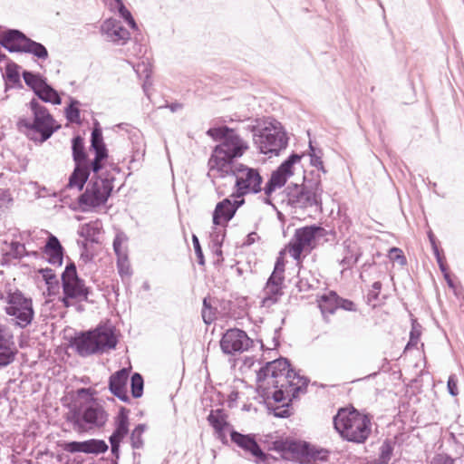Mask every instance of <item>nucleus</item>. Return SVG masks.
<instances>
[{
	"label": "nucleus",
	"mask_w": 464,
	"mask_h": 464,
	"mask_svg": "<svg viewBox=\"0 0 464 464\" xmlns=\"http://www.w3.org/2000/svg\"><path fill=\"white\" fill-rule=\"evenodd\" d=\"M102 190V186L100 184L99 179H92L86 186L84 191L77 198L78 205H86V200L91 193L99 192Z\"/></svg>",
	"instance_id": "obj_40"
},
{
	"label": "nucleus",
	"mask_w": 464,
	"mask_h": 464,
	"mask_svg": "<svg viewBox=\"0 0 464 464\" xmlns=\"http://www.w3.org/2000/svg\"><path fill=\"white\" fill-rule=\"evenodd\" d=\"M227 176L235 177V190L231 197L239 198L248 194H258L263 191L264 179L259 169L248 167L243 163H237L227 170Z\"/></svg>",
	"instance_id": "obj_8"
},
{
	"label": "nucleus",
	"mask_w": 464,
	"mask_h": 464,
	"mask_svg": "<svg viewBox=\"0 0 464 464\" xmlns=\"http://www.w3.org/2000/svg\"><path fill=\"white\" fill-rule=\"evenodd\" d=\"M246 130L253 135V140L259 152L278 156L288 146L289 138L282 123L270 118L263 128L258 124L248 125Z\"/></svg>",
	"instance_id": "obj_6"
},
{
	"label": "nucleus",
	"mask_w": 464,
	"mask_h": 464,
	"mask_svg": "<svg viewBox=\"0 0 464 464\" xmlns=\"http://www.w3.org/2000/svg\"><path fill=\"white\" fill-rule=\"evenodd\" d=\"M382 256H385L389 260L388 261H406L405 255L403 251L397 247V246H392L386 249L385 254H382L379 251H376L372 254V257H381Z\"/></svg>",
	"instance_id": "obj_43"
},
{
	"label": "nucleus",
	"mask_w": 464,
	"mask_h": 464,
	"mask_svg": "<svg viewBox=\"0 0 464 464\" xmlns=\"http://www.w3.org/2000/svg\"><path fill=\"white\" fill-rule=\"evenodd\" d=\"M225 237L226 231L218 229L217 226L213 224L212 230L209 233V241L223 244Z\"/></svg>",
	"instance_id": "obj_53"
},
{
	"label": "nucleus",
	"mask_w": 464,
	"mask_h": 464,
	"mask_svg": "<svg viewBox=\"0 0 464 464\" xmlns=\"http://www.w3.org/2000/svg\"><path fill=\"white\" fill-rule=\"evenodd\" d=\"M121 24V22L115 18H108L102 24L101 30L108 36L111 37L112 33L117 30V27Z\"/></svg>",
	"instance_id": "obj_51"
},
{
	"label": "nucleus",
	"mask_w": 464,
	"mask_h": 464,
	"mask_svg": "<svg viewBox=\"0 0 464 464\" xmlns=\"http://www.w3.org/2000/svg\"><path fill=\"white\" fill-rule=\"evenodd\" d=\"M431 248H432V252L434 254L436 261H446L445 256H444V251L441 248L440 243L437 245L431 246Z\"/></svg>",
	"instance_id": "obj_63"
},
{
	"label": "nucleus",
	"mask_w": 464,
	"mask_h": 464,
	"mask_svg": "<svg viewBox=\"0 0 464 464\" xmlns=\"http://www.w3.org/2000/svg\"><path fill=\"white\" fill-rule=\"evenodd\" d=\"M257 390L263 398L272 397L276 402L289 398H298L299 393L306 392L309 380L291 368L286 358H279L266 362L256 372Z\"/></svg>",
	"instance_id": "obj_1"
},
{
	"label": "nucleus",
	"mask_w": 464,
	"mask_h": 464,
	"mask_svg": "<svg viewBox=\"0 0 464 464\" xmlns=\"http://www.w3.org/2000/svg\"><path fill=\"white\" fill-rule=\"evenodd\" d=\"M458 380L455 374L450 375L448 382H447V388L448 392L451 396H457L459 394L458 385H457Z\"/></svg>",
	"instance_id": "obj_58"
},
{
	"label": "nucleus",
	"mask_w": 464,
	"mask_h": 464,
	"mask_svg": "<svg viewBox=\"0 0 464 464\" xmlns=\"http://www.w3.org/2000/svg\"><path fill=\"white\" fill-rule=\"evenodd\" d=\"M293 400L294 399H292L291 401L288 400V401L286 403L280 405V406H276V407L268 406L267 408L269 411H273V414L275 417L287 418L292 414L289 407H290V404Z\"/></svg>",
	"instance_id": "obj_49"
},
{
	"label": "nucleus",
	"mask_w": 464,
	"mask_h": 464,
	"mask_svg": "<svg viewBox=\"0 0 464 464\" xmlns=\"http://www.w3.org/2000/svg\"><path fill=\"white\" fill-rule=\"evenodd\" d=\"M81 105L82 103L79 100L69 96V102L63 109L64 116L68 122L78 125L82 124L81 110L79 108Z\"/></svg>",
	"instance_id": "obj_33"
},
{
	"label": "nucleus",
	"mask_w": 464,
	"mask_h": 464,
	"mask_svg": "<svg viewBox=\"0 0 464 464\" xmlns=\"http://www.w3.org/2000/svg\"><path fill=\"white\" fill-rule=\"evenodd\" d=\"M264 291L266 295L263 300L264 304H276L283 295L282 285L276 283L272 284L270 281L266 282Z\"/></svg>",
	"instance_id": "obj_37"
},
{
	"label": "nucleus",
	"mask_w": 464,
	"mask_h": 464,
	"mask_svg": "<svg viewBox=\"0 0 464 464\" xmlns=\"http://www.w3.org/2000/svg\"><path fill=\"white\" fill-rule=\"evenodd\" d=\"M206 134L218 142L213 147L208 158L207 174L212 184L216 185L215 179L227 177V170L238 163L237 160L246 153L249 146L235 129L227 125L211 127Z\"/></svg>",
	"instance_id": "obj_3"
},
{
	"label": "nucleus",
	"mask_w": 464,
	"mask_h": 464,
	"mask_svg": "<svg viewBox=\"0 0 464 464\" xmlns=\"http://www.w3.org/2000/svg\"><path fill=\"white\" fill-rule=\"evenodd\" d=\"M381 288H382L381 282L377 281L372 284V289L369 291V293L367 295V301L369 304L373 301H376L378 299Z\"/></svg>",
	"instance_id": "obj_57"
},
{
	"label": "nucleus",
	"mask_w": 464,
	"mask_h": 464,
	"mask_svg": "<svg viewBox=\"0 0 464 464\" xmlns=\"http://www.w3.org/2000/svg\"><path fill=\"white\" fill-rule=\"evenodd\" d=\"M146 430L145 424H138L130 434V443L133 449H140L143 446L142 434Z\"/></svg>",
	"instance_id": "obj_45"
},
{
	"label": "nucleus",
	"mask_w": 464,
	"mask_h": 464,
	"mask_svg": "<svg viewBox=\"0 0 464 464\" xmlns=\"http://www.w3.org/2000/svg\"><path fill=\"white\" fill-rule=\"evenodd\" d=\"M41 272L43 274V277L46 285H49V288H51L53 285L58 286L59 282L56 279V276L52 269H42Z\"/></svg>",
	"instance_id": "obj_55"
},
{
	"label": "nucleus",
	"mask_w": 464,
	"mask_h": 464,
	"mask_svg": "<svg viewBox=\"0 0 464 464\" xmlns=\"http://www.w3.org/2000/svg\"><path fill=\"white\" fill-rule=\"evenodd\" d=\"M303 156V154H298L293 151L276 169L271 172L268 180L263 188V191H276L278 188H284L288 179L295 173V165L300 162Z\"/></svg>",
	"instance_id": "obj_15"
},
{
	"label": "nucleus",
	"mask_w": 464,
	"mask_h": 464,
	"mask_svg": "<svg viewBox=\"0 0 464 464\" xmlns=\"http://www.w3.org/2000/svg\"><path fill=\"white\" fill-rule=\"evenodd\" d=\"M307 155L310 158V165L312 167H314L323 161V156H324L323 150L321 148L315 146L312 140H310L309 143H308Z\"/></svg>",
	"instance_id": "obj_44"
},
{
	"label": "nucleus",
	"mask_w": 464,
	"mask_h": 464,
	"mask_svg": "<svg viewBox=\"0 0 464 464\" xmlns=\"http://www.w3.org/2000/svg\"><path fill=\"white\" fill-rule=\"evenodd\" d=\"M285 263H275V267L267 281L283 285L285 280Z\"/></svg>",
	"instance_id": "obj_46"
},
{
	"label": "nucleus",
	"mask_w": 464,
	"mask_h": 464,
	"mask_svg": "<svg viewBox=\"0 0 464 464\" xmlns=\"http://www.w3.org/2000/svg\"><path fill=\"white\" fill-rule=\"evenodd\" d=\"M16 353L13 334L0 324V370L10 365L14 361Z\"/></svg>",
	"instance_id": "obj_21"
},
{
	"label": "nucleus",
	"mask_w": 464,
	"mask_h": 464,
	"mask_svg": "<svg viewBox=\"0 0 464 464\" xmlns=\"http://www.w3.org/2000/svg\"><path fill=\"white\" fill-rule=\"evenodd\" d=\"M129 370L121 368L112 373L109 378V391L119 400L130 403V399L127 392V382L129 379Z\"/></svg>",
	"instance_id": "obj_22"
},
{
	"label": "nucleus",
	"mask_w": 464,
	"mask_h": 464,
	"mask_svg": "<svg viewBox=\"0 0 464 464\" xmlns=\"http://www.w3.org/2000/svg\"><path fill=\"white\" fill-rule=\"evenodd\" d=\"M245 203V199L234 200L226 198L219 201L212 213V222L215 226H225L235 217L237 210Z\"/></svg>",
	"instance_id": "obj_20"
},
{
	"label": "nucleus",
	"mask_w": 464,
	"mask_h": 464,
	"mask_svg": "<svg viewBox=\"0 0 464 464\" xmlns=\"http://www.w3.org/2000/svg\"><path fill=\"white\" fill-rule=\"evenodd\" d=\"M111 197L110 192L101 190L99 192L91 193L86 200V205H78V207H70L72 210H79L86 213L94 210L102 206H104L109 198Z\"/></svg>",
	"instance_id": "obj_27"
},
{
	"label": "nucleus",
	"mask_w": 464,
	"mask_h": 464,
	"mask_svg": "<svg viewBox=\"0 0 464 464\" xmlns=\"http://www.w3.org/2000/svg\"><path fill=\"white\" fill-rule=\"evenodd\" d=\"M118 10L119 16L134 31H139L138 24L136 23L130 11L125 6L123 0L115 3Z\"/></svg>",
	"instance_id": "obj_39"
},
{
	"label": "nucleus",
	"mask_w": 464,
	"mask_h": 464,
	"mask_svg": "<svg viewBox=\"0 0 464 464\" xmlns=\"http://www.w3.org/2000/svg\"><path fill=\"white\" fill-rule=\"evenodd\" d=\"M300 185L323 206L322 195L324 188L321 178H315V179H303V182Z\"/></svg>",
	"instance_id": "obj_35"
},
{
	"label": "nucleus",
	"mask_w": 464,
	"mask_h": 464,
	"mask_svg": "<svg viewBox=\"0 0 464 464\" xmlns=\"http://www.w3.org/2000/svg\"><path fill=\"white\" fill-rule=\"evenodd\" d=\"M6 303L5 313L14 317L16 325L25 328L32 323L34 311L31 298H26L19 290L9 291L6 295Z\"/></svg>",
	"instance_id": "obj_10"
},
{
	"label": "nucleus",
	"mask_w": 464,
	"mask_h": 464,
	"mask_svg": "<svg viewBox=\"0 0 464 464\" xmlns=\"http://www.w3.org/2000/svg\"><path fill=\"white\" fill-rule=\"evenodd\" d=\"M222 245L219 243L210 242L209 241V248L213 255L217 256L218 258V261H224V258L222 256Z\"/></svg>",
	"instance_id": "obj_62"
},
{
	"label": "nucleus",
	"mask_w": 464,
	"mask_h": 464,
	"mask_svg": "<svg viewBox=\"0 0 464 464\" xmlns=\"http://www.w3.org/2000/svg\"><path fill=\"white\" fill-rule=\"evenodd\" d=\"M89 151L97 157L110 158L109 150L104 141L102 128L97 120L93 121L91 131Z\"/></svg>",
	"instance_id": "obj_25"
},
{
	"label": "nucleus",
	"mask_w": 464,
	"mask_h": 464,
	"mask_svg": "<svg viewBox=\"0 0 464 464\" xmlns=\"http://www.w3.org/2000/svg\"><path fill=\"white\" fill-rule=\"evenodd\" d=\"M253 344V340L246 333L238 328L228 329L220 340V347L224 353L234 354L243 353Z\"/></svg>",
	"instance_id": "obj_17"
},
{
	"label": "nucleus",
	"mask_w": 464,
	"mask_h": 464,
	"mask_svg": "<svg viewBox=\"0 0 464 464\" xmlns=\"http://www.w3.org/2000/svg\"><path fill=\"white\" fill-rule=\"evenodd\" d=\"M338 308H342L345 311H355V304L353 301L343 299L338 295Z\"/></svg>",
	"instance_id": "obj_61"
},
{
	"label": "nucleus",
	"mask_w": 464,
	"mask_h": 464,
	"mask_svg": "<svg viewBox=\"0 0 464 464\" xmlns=\"http://www.w3.org/2000/svg\"><path fill=\"white\" fill-rule=\"evenodd\" d=\"M21 66L14 62H10L5 66V72L2 74L5 82V90L9 89H23L24 85L21 81L22 72L20 73Z\"/></svg>",
	"instance_id": "obj_26"
},
{
	"label": "nucleus",
	"mask_w": 464,
	"mask_h": 464,
	"mask_svg": "<svg viewBox=\"0 0 464 464\" xmlns=\"http://www.w3.org/2000/svg\"><path fill=\"white\" fill-rule=\"evenodd\" d=\"M430 464H454L453 459L447 454H436Z\"/></svg>",
	"instance_id": "obj_59"
},
{
	"label": "nucleus",
	"mask_w": 464,
	"mask_h": 464,
	"mask_svg": "<svg viewBox=\"0 0 464 464\" xmlns=\"http://www.w3.org/2000/svg\"><path fill=\"white\" fill-rule=\"evenodd\" d=\"M108 160L109 158L97 156H93L91 160L89 156L85 162L73 168L61 194L65 198L64 193L67 189L76 188L78 191H82L92 173H93L92 179H99L102 175L101 171L105 168Z\"/></svg>",
	"instance_id": "obj_9"
},
{
	"label": "nucleus",
	"mask_w": 464,
	"mask_h": 464,
	"mask_svg": "<svg viewBox=\"0 0 464 464\" xmlns=\"http://www.w3.org/2000/svg\"><path fill=\"white\" fill-rule=\"evenodd\" d=\"M231 441L242 450L246 456L253 458L256 464H271L276 459L269 453H266L256 441V434H243L237 430H231Z\"/></svg>",
	"instance_id": "obj_12"
},
{
	"label": "nucleus",
	"mask_w": 464,
	"mask_h": 464,
	"mask_svg": "<svg viewBox=\"0 0 464 464\" xmlns=\"http://www.w3.org/2000/svg\"><path fill=\"white\" fill-rule=\"evenodd\" d=\"M28 36L19 29H7L0 35V45L9 53H22Z\"/></svg>",
	"instance_id": "obj_24"
},
{
	"label": "nucleus",
	"mask_w": 464,
	"mask_h": 464,
	"mask_svg": "<svg viewBox=\"0 0 464 464\" xmlns=\"http://www.w3.org/2000/svg\"><path fill=\"white\" fill-rule=\"evenodd\" d=\"M282 204L291 208L305 209L310 207H316L322 212L323 206L298 183H289L281 193Z\"/></svg>",
	"instance_id": "obj_14"
},
{
	"label": "nucleus",
	"mask_w": 464,
	"mask_h": 464,
	"mask_svg": "<svg viewBox=\"0 0 464 464\" xmlns=\"http://www.w3.org/2000/svg\"><path fill=\"white\" fill-rule=\"evenodd\" d=\"M72 158L74 167L85 162L89 154L86 150L84 138L80 134H75L71 140Z\"/></svg>",
	"instance_id": "obj_28"
},
{
	"label": "nucleus",
	"mask_w": 464,
	"mask_h": 464,
	"mask_svg": "<svg viewBox=\"0 0 464 464\" xmlns=\"http://www.w3.org/2000/svg\"><path fill=\"white\" fill-rule=\"evenodd\" d=\"M39 251H27L25 247V243H21L19 241H12L10 244L9 251L4 254V256L1 261H9L7 259L8 257L14 259H21L24 256H34V258H39Z\"/></svg>",
	"instance_id": "obj_29"
},
{
	"label": "nucleus",
	"mask_w": 464,
	"mask_h": 464,
	"mask_svg": "<svg viewBox=\"0 0 464 464\" xmlns=\"http://www.w3.org/2000/svg\"><path fill=\"white\" fill-rule=\"evenodd\" d=\"M115 180L114 176L111 174L110 171H105L102 173L99 182L102 186L103 190L110 192V194H112L113 191V182Z\"/></svg>",
	"instance_id": "obj_50"
},
{
	"label": "nucleus",
	"mask_w": 464,
	"mask_h": 464,
	"mask_svg": "<svg viewBox=\"0 0 464 464\" xmlns=\"http://www.w3.org/2000/svg\"><path fill=\"white\" fill-rule=\"evenodd\" d=\"M44 245L41 247L39 257L44 261H63L65 250L58 237L47 231Z\"/></svg>",
	"instance_id": "obj_23"
},
{
	"label": "nucleus",
	"mask_w": 464,
	"mask_h": 464,
	"mask_svg": "<svg viewBox=\"0 0 464 464\" xmlns=\"http://www.w3.org/2000/svg\"><path fill=\"white\" fill-rule=\"evenodd\" d=\"M202 318L205 324H210L215 320L214 309H202Z\"/></svg>",
	"instance_id": "obj_64"
},
{
	"label": "nucleus",
	"mask_w": 464,
	"mask_h": 464,
	"mask_svg": "<svg viewBox=\"0 0 464 464\" xmlns=\"http://www.w3.org/2000/svg\"><path fill=\"white\" fill-rule=\"evenodd\" d=\"M22 53H28L39 60L45 61L49 57L47 48L41 43L36 42L30 37L26 40V44H24Z\"/></svg>",
	"instance_id": "obj_32"
},
{
	"label": "nucleus",
	"mask_w": 464,
	"mask_h": 464,
	"mask_svg": "<svg viewBox=\"0 0 464 464\" xmlns=\"http://www.w3.org/2000/svg\"><path fill=\"white\" fill-rule=\"evenodd\" d=\"M310 227L312 233L314 234V237L316 240V242L322 238L328 236V230H326L324 227H323L321 225L318 224H312L308 225Z\"/></svg>",
	"instance_id": "obj_56"
},
{
	"label": "nucleus",
	"mask_w": 464,
	"mask_h": 464,
	"mask_svg": "<svg viewBox=\"0 0 464 464\" xmlns=\"http://www.w3.org/2000/svg\"><path fill=\"white\" fill-rule=\"evenodd\" d=\"M62 286L63 293L67 297L93 303L89 300V295L92 293V290L85 285L84 280L78 276L75 263H67L62 274Z\"/></svg>",
	"instance_id": "obj_13"
},
{
	"label": "nucleus",
	"mask_w": 464,
	"mask_h": 464,
	"mask_svg": "<svg viewBox=\"0 0 464 464\" xmlns=\"http://www.w3.org/2000/svg\"><path fill=\"white\" fill-rule=\"evenodd\" d=\"M334 427L347 441L363 443L371 434V419L355 409L341 408L333 419Z\"/></svg>",
	"instance_id": "obj_7"
},
{
	"label": "nucleus",
	"mask_w": 464,
	"mask_h": 464,
	"mask_svg": "<svg viewBox=\"0 0 464 464\" xmlns=\"http://www.w3.org/2000/svg\"><path fill=\"white\" fill-rule=\"evenodd\" d=\"M208 421L215 431H220L229 426L223 409L212 410L208 416Z\"/></svg>",
	"instance_id": "obj_36"
},
{
	"label": "nucleus",
	"mask_w": 464,
	"mask_h": 464,
	"mask_svg": "<svg viewBox=\"0 0 464 464\" xmlns=\"http://www.w3.org/2000/svg\"><path fill=\"white\" fill-rule=\"evenodd\" d=\"M100 228L97 225L89 222L82 225L78 230V235L82 240H78L77 244L80 249L79 261H92L93 254L90 251V245L99 242Z\"/></svg>",
	"instance_id": "obj_18"
},
{
	"label": "nucleus",
	"mask_w": 464,
	"mask_h": 464,
	"mask_svg": "<svg viewBox=\"0 0 464 464\" xmlns=\"http://www.w3.org/2000/svg\"><path fill=\"white\" fill-rule=\"evenodd\" d=\"M63 449L69 453H85L99 455L105 453L109 446L103 440L90 439L83 441H67L63 445Z\"/></svg>",
	"instance_id": "obj_19"
},
{
	"label": "nucleus",
	"mask_w": 464,
	"mask_h": 464,
	"mask_svg": "<svg viewBox=\"0 0 464 464\" xmlns=\"http://www.w3.org/2000/svg\"><path fill=\"white\" fill-rule=\"evenodd\" d=\"M124 240H127V237L124 233H117L113 239V250L117 256V261H129L128 260V253L122 247V243Z\"/></svg>",
	"instance_id": "obj_41"
},
{
	"label": "nucleus",
	"mask_w": 464,
	"mask_h": 464,
	"mask_svg": "<svg viewBox=\"0 0 464 464\" xmlns=\"http://www.w3.org/2000/svg\"><path fill=\"white\" fill-rule=\"evenodd\" d=\"M22 78L24 79L25 85L34 92V94L39 92L38 91L47 82V78L41 72L26 69L22 71Z\"/></svg>",
	"instance_id": "obj_30"
},
{
	"label": "nucleus",
	"mask_w": 464,
	"mask_h": 464,
	"mask_svg": "<svg viewBox=\"0 0 464 464\" xmlns=\"http://www.w3.org/2000/svg\"><path fill=\"white\" fill-rule=\"evenodd\" d=\"M316 240L308 226L296 228L288 242V254L295 261H302L316 246Z\"/></svg>",
	"instance_id": "obj_16"
},
{
	"label": "nucleus",
	"mask_w": 464,
	"mask_h": 464,
	"mask_svg": "<svg viewBox=\"0 0 464 464\" xmlns=\"http://www.w3.org/2000/svg\"><path fill=\"white\" fill-rule=\"evenodd\" d=\"M118 272L123 281L129 280L132 275L130 263H117Z\"/></svg>",
	"instance_id": "obj_54"
},
{
	"label": "nucleus",
	"mask_w": 464,
	"mask_h": 464,
	"mask_svg": "<svg viewBox=\"0 0 464 464\" xmlns=\"http://www.w3.org/2000/svg\"><path fill=\"white\" fill-rule=\"evenodd\" d=\"M129 412L125 407H121L115 418V429L113 433L123 438L129 432Z\"/></svg>",
	"instance_id": "obj_34"
},
{
	"label": "nucleus",
	"mask_w": 464,
	"mask_h": 464,
	"mask_svg": "<svg viewBox=\"0 0 464 464\" xmlns=\"http://www.w3.org/2000/svg\"><path fill=\"white\" fill-rule=\"evenodd\" d=\"M118 339L112 327L98 325L95 329L81 332L71 341V345L81 357L103 353L116 348Z\"/></svg>",
	"instance_id": "obj_5"
},
{
	"label": "nucleus",
	"mask_w": 464,
	"mask_h": 464,
	"mask_svg": "<svg viewBox=\"0 0 464 464\" xmlns=\"http://www.w3.org/2000/svg\"><path fill=\"white\" fill-rule=\"evenodd\" d=\"M95 394L92 388H80L72 396L66 420L79 432L101 429L108 420L109 415L94 398Z\"/></svg>",
	"instance_id": "obj_4"
},
{
	"label": "nucleus",
	"mask_w": 464,
	"mask_h": 464,
	"mask_svg": "<svg viewBox=\"0 0 464 464\" xmlns=\"http://www.w3.org/2000/svg\"><path fill=\"white\" fill-rule=\"evenodd\" d=\"M144 380L140 373L134 372L130 377V392L133 398H140L143 394Z\"/></svg>",
	"instance_id": "obj_42"
},
{
	"label": "nucleus",
	"mask_w": 464,
	"mask_h": 464,
	"mask_svg": "<svg viewBox=\"0 0 464 464\" xmlns=\"http://www.w3.org/2000/svg\"><path fill=\"white\" fill-rule=\"evenodd\" d=\"M343 246L347 250V253L340 261H350L352 258H353V261L359 260L361 257V253L355 252L357 249V245L355 242L345 240L343 242Z\"/></svg>",
	"instance_id": "obj_48"
},
{
	"label": "nucleus",
	"mask_w": 464,
	"mask_h": 464,
	"mask_svg": "<svg viewBox=\"0 0 464 464\" xmlns=\"http://www.w3.org/2000/svg\"><path fill=\"white\" fill-rule=\"evenodd\" d=\"M192 243H193L195 254L197 256V259H198L197 261H205V256H204L203 250H202L200 243H199V239L198 238V237L196 235L192 236Z\"/></svg>",
	"instance_id": "obj_60"
},
{
	"label": "nucleus",
	"mask_w": 464,
	"mask_h": 464,
	"mask_svg": "<svg viewBox=\"0 0 464 464\" xmlns=\"http://www.w3.org/2000/svg\"><path fill=\"white\" fill-rule=\"evenodd\" d=\"M130 38V32L121 24L117 30L112 33L111 39L117 44L124 45Z\"/></svg>",
	"instance_id": "obj_47"
},
{
	"label": "nucleus",
	"mask_w": 464,
	"mask_h": 464,
	"mask_svg": "<svg viewBox=\"0 0 464 464\" xmlns=\"http://www.w3.org/2000/svg\"><path fill=\"white\" fill-rule=\"evenodd\" d=\"M420 325L419 324L412 323L411 330L410 332V340L406 345V349L414 347L417 345L419 339L421 334Z\"/></svg>",
	"instance_id": "obj_52"
},
{
	"label": "nucleus",
	"mask_w": 464,
	"mask_h": 464,
	"mask_svg": "<svg viewBox=\"0 0 464 464\" xmlns=\"http://www.w3.org/2000/svg\"><path fill=\"white\" fill-rule=\"evenodd\" d=\"M272 449L280 453L282 459L290 461L304 463L311 459H322L325 454L321 457V452L314 451L306 442L295 440H276L273 442Z\"/></svg>",
	"instance_id": "obj_11"
},
{
	"label": "nucleus",
	"mask_w": 464,
	"mask_h": 464,
	"mask_svg": "<svg viewBox=\"0 0 464 464\" xmlns=\"http://www.w3.org/2000/svg\"><path fill=\"white\" fill-rule=\"evenodd\" d=\"M393 452V446L391 441L385 440L380 447L377 458L369 460L368 464H388Z\"/></svg>",
	"instance_id": "obj_38"
},
{
	"label": "nucleus",
	"mask_w": 464,
	"mask_h": 464,
	"mask_svg": "<svg viewBox=\"0 0 464 464\" xmlns=\"http://www.w3.org/2000/svg\"><path fill=\"white\" fill-rule=\"evenodd\" d=\"M38 92L34 94L37 99L33 98L27 103L33 119L30 120L24 116L20 117L16 121V129L30 140L42 144L48 140L61 128V125L57 123L49 110L41 104L38 100L45 103L60 105L62 103V97L59 92L48 81Z\"/></svg>",
	"instance_id": "obj_2"
},
{
	"label": "nucleus",
	"mask_w": 464,
	"mask_h": 464,
	"mask_svg": "<svg viewBox=\"0 0 464 464\" xmlns=\"http://www.w3.org/2000/svg\"><path fill=\"white\" fill-rule=\"evenodd\" d=\"M317 302L321 313L324 317L326 314H334L338 309V295L334 291L324 294L318 298Z\"/></svg>",
	"instance_id": "obj_31"
}]
</instances>
